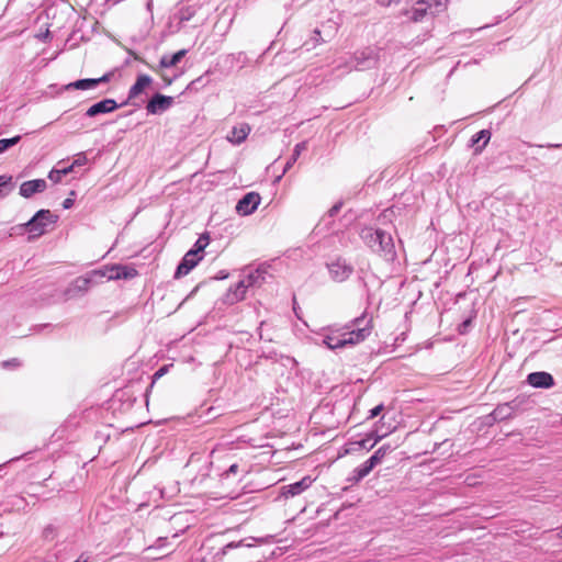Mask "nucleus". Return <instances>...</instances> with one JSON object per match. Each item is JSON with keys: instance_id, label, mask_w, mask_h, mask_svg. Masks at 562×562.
<instances>
[{"instance_id": "nucleus-1", "label": "nucleus", "mask_w": 562, "mask_h": 562, "mask_svg": "<svg viewBox=\"0 0 562 562\" xmlns=\"http://www.w3.org/2000/svg\"><path fill=\"white\" fill-rule=\"evenodd\" d=\"M371 318L366 314L352 319L342 329H329L328 333L319 335L321 341L330 350L344 348L347 345H357L363 341L371 334Z\"/></svg>"}, {"instance_id": "nucleus-2", "label": "nucleus", "mask_w": 562, "mask_h": 562, "mask_svg": "<svg viewBox=\"0 0 562 562\" xmlns=\"http://www.w3.org/2000/svg\"><path fill=\"white\" fill-rule=\"evenodd\" d=\"M360 238L373 252L385 260L393 261L395 259V246L389 233L382 229L364 227L360 232Z\"/></svg>"}, {"instance_id": "nucleus-3", "label": "nucleus", "mask_w": 562, "mask_h": 562, "mask_svg": "<svg viewBox=\"0 0 562 562\" xmlns=\"http://www.w3.org/2000/svg\"><path fill=\"white\" fill-rule=\"evenodd\" d=\"M447 0H417L409 9L402 12L409 21L418 23L424 22L428 16H436L445 11Z\"/></svg>"}, {"instance_id": "nucleus-4", "label": "nucleus", "mask_w": 562, "mask_h": 562, "mask_svg": "<svg viewBox=\"0 0 562 562\" xmlns=\"http://www.w3.org/2000/svg\"><path fill=\"white\" fill-rule=\"evenodd\" d=\"M58 216L53 214L49 210H40L34 216L24 224L25 231L30 237H40L48 231V226L54 225Z\"/></svg>"}, {"instance_id": "nucleus-5", "label": "nucleus", "mask_w": 562, "mask_h": 562, "mask_svg": "<svg viewBox=\"0 0 562 562\" xmlns=\"http://www.w3.org/2000/svg\"><path fill=\"white\" fill-rule=\"evenodd\" d=\"M105 277L102 270H93L86 276L76 278L65 291L66 299H72L85 294L92 284L98 283Z\"/></svg>"}, {"instance_id": "nucleus-6", "label": "nucleus", "mask_w": 562, "mask_h": 562, "mask_svg": "<svg viewBox=\"0 0 562 562\" xmlns=\"http://www.w3.org/2000/svg\"><path fill=\"white\" fill-rule=\"evenodd\" d=\"M379 61V50L373 47H366L353 54L348 70H367L374 68Z\"/></svg>"}, {"instance_id": "nucleus-7", "label": "nucleus", "mask_w": 562, "mask_h": 562, "mask_svg": "<svg viewBox=\"0 0 562 562\" xmlns=\"http://www.w3.org/2000/svg\"><path fill=\"white\" fill-rule=\"evenodd\" d=\"M327 270L329 273V277L335 282H344L353 272V267L349 262H347L346 259L338 257L335 260L328 262Z\"/></svg>"}, {"instance_id": "nucleus-8", "label": "nucleus", "mask_w": 562, "mask_h": 562, "mask_svg": "<svg viewBox=\"0 0 562 562\" xmlns=\"http://www.w3.org/2000/svg\"><path fill=\"white\" fill-rule=\"evenodd\" d=\"M175 102V99L161 93H155L146 104L148 114L157 115L169 110Z\"/></svg>"}, {"instance_id": "nucleus-9", "label": "nucleus", "mask_w": 562, "mask_h": 562, "mask_svg": "<svg viewBox=\"0 0 562 562\" xmlns=\"http://www.w3.org/2000/svg\"><path fill=\"white\" fill-rule=\"evenodd\" d=\"M260 201L259 193L248 192L237 202L236 212L243 216L250 215L257 210Z\"/></svg>"}, {"instance_id": "nucleus-10", "label": "nucleus", "mask_w": 562, "mask_h": 562, "mask_svg": "<svg viewBox=\"0 0 562 562\" xmlns=\"http://www.w3.org/2000/svg\"><path fill=\"white\" fill-rule=\"evenodd\" d=\"M102 271L105 272L104 278H106L108 280H128L137 276L136 269L123 265H114L105 268Z\"/></svg>"}, {"instance_id": "nucleus-11", "label": "nucleus", "mask_w": 562, "mask_h": 562, "mask_svg": "<svg viewBox=\"0 0 562 562\" xmlns=\"http://www.w3.org/2000/svg\"><path fill=\"white\" fill-rule=\"evenodd\" d=\"M120 106L123 105L117 104V102L114 99H103L88 108V110L86 111V116L94 117L99 114L111 113Z\"/></svg>"}, {"instance_id": "nucleus-12", "label": "nucleus", "mask_w": 562, "mask_h": 562, "mask_svg": "<svg viewBox=\"0 0 562 562\" xmlns=\"http://www.w3.org/2000/svg\"><path fill=\"white\" fill-rule=\"evenodd\" d=\"M201 259L202 256L196 255V251L189 250L182 258L179 266L177 267L175 278H180L188 274L199 263Z\"/></svg>"}, {"instance_id": "nucleus-13", "label": "nucleus", "mask_w": 562, "mask_h": 562, "mask_svg": "<svg viewBox=\"0 0 562 562\" xmlns=\"http://www.w3.org/2000/svg\"><path fill=\"white\" fill-rule=\"evenodd\" d=\"M111 78V74H105L100 78H86L70 82L66 86V90H89L93 89L100 83L108 82Z\"/></svg>"}, {"instance_id": "nucleus-14", "label": "nucleus", "mask_w": 562, "mask_h": 562, "mask_svg": "<svg viewBox=\"0 0 562 562\" xmlns=\"http://www.w3.org/2000/svg\"><path fill=\"white\" fill-rule=\"evenodd\" d=\"M313 483V479L308 475L304 476L297 482H294L282 487L281 495L285 498L294 497L306 491Z\"/></svg>"}, {"instance_id": "nucleus-15", "label": "nucleus", "mask_w": 562, "mask_h": 562, "mask_svg": "<svg viewBox=\"0 0 562 562\" xmlns=\"http://www.w3.org/2000/svg\"><path fill=\"white\" fill-rule=\"evenodd\" d=\"M46 188H47V182L45 179H34V180L24 181L20 186V195L25 199H29V198L33 196L35 193H41V192L45 191Z\"/></svg>"}, {"instance_id": "nucleus-16", "label": "nucleus", "mask_w": 562, "mask_h": 562, "mask_svg": "<svg viewBox=\"0 0 562 562\" xmlns=\"http://www.w3.org/2000/svg\"><path fill=\"white\" fill-rule=\"evenodd\" d=\"M527 382L537 389H549L554 385L553 376L544 371L529 373Z\"/></svg>"}, {"instance_id": "nucleus-17", "label": "nucleus", "mask_w": 562, "mask_h": 562, "mask_svg": "<svg viewBox=\"0 0 562 562\" xmlns=\"http://www.w3.org/2000/svg\"><path fill=\"white\" fill-rule=\"evenodd\" d=\"M153 82V79L150 76L142 74L138 75L136 78V81L134 85L130 88L128 94H127V101L123 102L122 105H125L128 103V101L135 99L137 95H139L145 88L150 86Z\"/></svg>"}, {"instance_id": "nucleus-18", "label": "nucleus", "mask_w": 562, "mask_h": 562, "mask_svg": "<svg viewBox=\"0 0 562 562\" xmlns=\"http://www.w3.org/2000/svg\"><path fill=\"white\" fill-rule=\"evenodd\" d=\"M187 49H180L172 55H164L161 56L158 66L151 67V69L156 72H159L161 68L175 67L181 61V59L187 55Z\"/></svg>"}, {"instance_id": "nucleus-19", "label": "nucleus", "mask_w": 562, "mask_h": 562, "mask_svg": "<svg viewBox=\"0 0 562 562\" xmlns=\"http://www.w3.org/2000/svg\"><path fill=\"white\" fill-rule=\"evenodd\" d=\"M375 468L373 463H370V460L368 459L363 463H361L359 467L353 469L351 475L348 477V482L350 484H357L361 480H363L369 473Z\"/></svg>"}, {"instance_id": "nucleus-20", "label": "nucleus", "mask_w": 562, "mask_h": 562, "mask_svg": "<svg viewBox=\"0 0 562 562\" xmlns=\"http://www.w3.org/2000/svg\"><path fill=\"white\" fill-rule=\"evenodd\" d=\"M250 133V127L246 123H241L237 126H234L229 134L227 135V139L235 145L241 144Z\"/></svg>"}, {"instance_id": "nucleus-21", "label": "nucleus", "mask_w": 562, "mask_h": 562, "mask_svg": "<svg viewBox=\"0 0 562 562\" xmlns=\"http://www.w3.org/2000/svg\"><path fill=\"white\" fill-rule=\"evenodd\" d=\"M516 405L512 403L499 404L493 412L494 420H504L513 416Z\"/></svg>"}, {"instance_id": "nucleus-22", "label": "nucleus", "mask_w": 562, "mask_h": 562, "mask_svg": "<svg viewBox=\"0 0 562 562\" xmlns=\"http://www.w3.org/2000/svg\"><path fill=\"white\" fill-rule=\"evenodd\" d=\"M306 148H307V142H305V140L301 142V143H297L294 146L293 153H292L291 157L289 158V160L286 161V164H285V166L283 168L282 175L279 176L277 180H280L281 177L291 169V167L295 164V161L301 156L302 151H304Z\"/></svg>"}, {"instance_id": "nucleus-23", "label": "nucleus", "mask_w": 562, "mask_h": 562, "mask_svg": "<svg viewBox=\"0 0 562 562\" xmlns=\"http://www.w3.org/2000/svg\"><path fill=\"white\" fill-rule=\"evenodd\" d=\"M248 288L249 285L247 284L246 280L241 279L238 281L234 289H231V292L228 293V300L232 302L243 300Z\"/></svg>"}, {"instance_id": "nucleus-24", "label": "nucleus", "mask_w": 562, "mask_h": 562, "mask_svg": "<svg viewBox=\"0 0 562 562\" xmlns=\"http://www.w3.org/2000/svg\"><path fill=\"white\" fill-rule=\"evenodd\" d=\"M265 274H266L265 271L257 269V270L250 271L243 279L246 280L249 288L259 286L265 282V279H266Z\"/></svg>"}, {"instance_id": "nucleus-25", "label": "nucleus", "mask_w": 562, "mask_h": 562, "mask_svg": "<svg viewBox=\"0 0 562 562\" xmlns=\"http://www.w3.org/2000/svg\"><path fill=\"white\" fill-rule=\"evenodd\" d=\"M393 450V447L390 443L382 445L369 458L370 463H373L375 467L381 464L383 459Z\"/></svg>"}, {"instance_id": "nucleus-26", "label": "nucleus", "mask_w": 562, "mask_h": 562, "mask_svg": "<svg viewBox=\"0 0 562 562\" xmlns=\"http://www.w3.org/2000/svg\"><path fill=\"white\" fill-rule=\"evenodd\" d=\"M490 138H491V132L488 130H482L472 136L471 144H472V146H474L482 140L483 144L475 148V151H481L487 145Z\"/></svg>"}, {"instance_id": "nucleus-27", "label": "nucleus", "mask_w": 562, "mask_h": 562, "mask_svg": "<svg viewBox=\"0 0 562 562\" xmlns=\"http://www.w3.org/2000/svg\"><path fill=\"white\" fill-rule=\"evenodd\" d=\"M384 437V435H375V432H371L369 435H367L366 438L357 441L356 443L360 447V448H364L367 450H370L372 449L382 438Z\"/></svg>"}, {"instance_id": "nucleus-28", "label": "nucleus", "mask_w": 562, "mask_h": 562, "mask_svg": "<svg viewBox=\"0 0 562 562\" xmlns=\"http://www.w3.org/2000/svg\"><path fill=\"white\" fill-rule=\"evenodd\" d=\"M13 189L12 177L8 175L0 176V198L8 195Z\"/></svg>"}, {"instance_id": "nucleus-29", "label": "nucleus", "mask_w": 562, "mask_h": 562, "mask_svg": "<svg viewBox=\"0 0 562 562\" xmlns=\"http://www.w3.org/2000/svg\"><path fill=\"white\" fill-rule=\"evenodd\" d=\"M195 12V9L191 5L181 8L177 13L179 22L184 23L190 21L194 16Z\"/></svg>"}, {"instance_id": "nucleus-30", "label": "nucleus", "mask_w": 562, "mask_h": 562, "mask_svg": "<svg viewBox=\"0 0 562 562\" xmlns=\"http://www.w3.org/2000/svg\"><path fill=\"white\" fill-rule=\"evenodd\" d=\"M167 538H158L154 546L147 547L144 552L146 553L147 559H158V557L153 555V551L161 549L166 546Z\"/></svg>"}, {"instance_id": "nucleus-31", "label": "nucleus", "mask_w": 562, "mask_h": 562, "mask_svg": "<svg viewBox=\"0 0 562 562\" xmlns=\"http://www.w3.org/2000/svg\"><path fill=\"white\" fill-rule=\"evenodd\" d=\"M21 139V136H14L12 138H2L0 139V154L8 150L10 147L16 145Z\"/></svg>"}, {"instance_id": "nucleus-32", "label": "nucleus", "mask_w": 562, "mask_h": 562, "mask_svg": "<svg viewBox=\"0 0 562 562\" xmlns=\"http://www.w3.org/2000/svg\"><path fill=\"white\" fill-rule=\"evenodd\" d=\"M209 245V237L201 236L194 244V248L190 249L191 251H196V255H200L204 250V248Z\"/></svg>"}, {"instance_id": "nucleus-33", "label": "nucleus", "mask_w": 562, "mask_h": 562, "mask_svg": "<svg viewBox=\"0 0 562 562\" xmlns=\"http://www.w3.org/2000/svg\"><path fill=\"white\" fill-rule=\"evenodd\" d=\"M239 472V465L237 463L231 464L229 468L222 473V480H228L232 475H236Z\"/></svg>"}, {"instance_id": "nucleus-34", "label": "nucleus", "mask_w": 562, "mask_h": 562, "mask_svg": "<svg viewBox=\"0 0 562 562\" xmlns=\"http://www.w3.org/2000/svg\"><path fill=\"white\" fill-rule=\"evenodd\" d=\"M88 161L87 156L85 153H79L75 156V159L72 161L74 167H81L86 165Z\"/></svg>"}, {"instance_id": "nucleus-35", "label": "nucleus", "mask_w": 562, "mask_h": 562, "mask_svg": "<svg viewBox=\"0 0 562 562\" xmlns=\"http://www.w3.org/2000/svg\"><path fill=\"white\" fill-rule=\"evenodd\" d=\"M61 177H63V173L60 172V169H52L48 173V179L55 183L60 182Z\"/></svg>"}, {"instance_id": "nucleus-36", "label": "nucleus", "mask_w": 562, "mask_h": 562, "mask_svg": "<svg viewBox=\"0 0 562 562\" xmlns=\"http://www.w3.org/2000/svg\"><path fill=\"white\" fill-rule=\"evenodd\" d=\"M169 370V366H162L159 368L153 375V382L160 379L162 375H165Z\"/></svg>"}, {"instance_id": "nucleus-37", "label": "nucleus", "mask_w": 562, "mask_h": 562, "mask_svg": "<svg viewBox=\"0 0 562 562\" xmlns=\"http://www.w3.org/2000/svg\"><path fill=\"white\" fill-rule=\"evenodd\" d=\"M341 206H342V203H341V202H338V203L334 204V205L329 209V211H328V215H329L330 217L336 216V215L338 214V212L340 211Z\"/></svg>"}, {"instance_id": "nucleus-38", "label": "nucleus", "mask_w": 562, "mask_h": 562, "mask_svg": "<svg viewBox=\"0 0 562 562\" xmlns=\"http://www.w3.org/2000/svg\"><path fill=\"white\" fill-rule=\"evenodd\" d=\"M384 406L383 404H379L376 405L375 407H373L371 411H370V414H369V418H374L376 417L382 411H383Z\"/></svg>"}, {"instance_id": "nucleus-39", "label": "nucleus", "mask_w": 562, "mask_h": 562, "mask_svg": "<svg viewBox=\"0 0 562 562\" xmlns=\"http://www.w3.org/2000/svg\"><path fill=\"white\" fill-rule=\"evenodd\" d=\"M381 5L390 7L391 4H397L401 0H376Z\"/></svg>"}, {"instance_id": "nucleus-40", "label": "nucleus", "mask_w": 562, "mask_h": 562, "mask_svg": "<svg viewBox=\"0 0 562 562\" xmlns=\"http://www.w3.org/2000/svg\"><path fill=\"white\" fill-rule=\"evenodd\" d=\"M74 169H75V167L71 164L67 167L61 168L60 172L63 173V176H66V175L70 173Z\"/></svg>"}, {"instance_id": "nucleus-41", "label": "nucleus", "mask_w": 562, "mask_h": 562, "mask_svg": "<svg viewBox=\"0 0 562 562\" xmlns=\"http://www.w3.org/2000/svg\"><path fill=\"white\" fill-rule=\"evenodd\" d=\"M161 78H162V80L165 81V85H166V86H170V85L173 82V80H175V77H167V76H166V75H164V74L161 75Z\"/></svg>"}, {"instance_id": "nucleus-42", "label": "nucleus", "mask_w": 562, "mask_h": 562, "mask_svg": "<svg viewBox=\"0 0 562 562\" xmlns=\"http://www.w3.org/2000/svg\"><path fill=\"white\" fill-rule=\"evenodd\" d=\"M72 203L74 201L71 199H66L64 202H63V206L64 209H69L72 206Z\"/></svg>"}, {"instance_id": "nucleus-43", "label": "nucleus", "mask_w": 562, "mask_h": 562, "mask_svg": "<svg viewBox=\"0 0 562 562\" xmlns=\"http://www.w3.org/2000/svg\"><path fill=\"white\" fill-rule=\"evenodd\" d=\"M314 40L316 41V43H319L322 41L321 31L317 29L314 31Z\"/></svg>"}, {"instance_id": "nucleus-44", "label": "nucleus", "mask_w": 562, "mask_h": 562, "mask_svg": "<svg viewBox=\"0 0 562 562\" xmlns=\"http://www.w3.org/2000/svg\"><path fill=\"white\" fill-rule=\"evenodd\" d=\"M239 546H241V541L240 542H231L226 546V548L228 549H233V548H238Z\"/></svg>"}, {"instance_id": "nucleus-45", "label": "nucleus", "mask_w": 562, "mask_h": 562, "mask_svg": "<svg viewBox=\"0 0 562 562\" xmlns=\"http://www.w3.org/2000/svg\"><path fill=\"white\" fill-rule=\"evenodd\" d=\"M561 146H562L561 144H548L544 147H548V148H559ZM539 147H543V146L539 145Z\"/></svg>"}, {"instance_id": "nucleus-46", "label": "nucleus", "mask_w": 562, "mask_h": 562, "mask_svg": "<svg viewBox=\"0 0 562 562\" xmlns=\"http://www.w3.org/2000/svg\"><path fill=\"white\" fill-rule=\"evenodd\" d=\"M263 325H265V322H261L260 323V327H259V337H260V339H263V335H262V331H261Z\"/></svg>"}, {"instance_id": "nucleus-47", "label": "nucleus", "mask_w": 562, "mask_h": 562, "mask_svg": "<svg viewBox=\"0 0 562 562\" xmlns=\"http://www.w3.org/2000/svg\"><path fill=\"white\" fill-rule=\"evenodd\" d=\"M75 562H88V559H83V555H80Z\"/></svg>"}, {"instance_id": "nucleus-48", "label": "nucleus", "mask_w": 562, "mask_h": 562, "mask_svg": "<svg viewBox=\"0 0 562 562\" xmlns=\"http://www.w3.org/2000/svg\"><path fill=\"white\" fill-rule=\"evenodd\" d=\"M10 364H11V361H4V362H2V366H3V367H8V366H10Z\"/></svg>"}, {"instance_id": "nucleus-49", "label": "nucleus", "mask_w": 562, "mask_h": 562, "mask_svg": "<svg viewBox=\"0 0 562 562\" xmlns=\"http://www.w3.org/2000/svg\"><path fill=\"white\" fill-rule=\"evenodd\" d=\"M558 536H559L560 538H562V527L559 529V533H558Z\"/></svg>"}, {"instance_id": "nucleus-50", "label": "nucleus", "mask_w": 562, "mask_h": 562, "mask_svg": "<svg viewBox=\"0 0 562 562\" xmlns=\"http://www.w3.org/2000/svg\"><path fill=\"white\" fill-rule=\"evenodd\" d=\"M15 362H16V359H13L11 362V366H14Z\"/></svg>"}, {"instance_id": "nucleus-51", "label": "nucleus", "mask_w": 562, "mask_h": 562, "mask_svg": "<svg viewBox=\"0 0 562 562\" xmlns=\"http://www.w3.org/2000/svg\"><path fill=\"white\" fill-rule=\"evenodd\" d=\"M15 362H16V359H13L11 362V366H14Z\"/></svg>"}, {"instance_id": "nucleus-52", "label": "nucleus", "mask_w": 562, "mask_h": 562, "mask_svg": "<svg viewBox=\"0 0 562 562\" xmlns=\"http://www.w3.org/2000/svg\"><path fill=\"white\" fill-rule=\"evenodd\" d=\"M47 536H48V528L45 529V537H47Z\"/></svg>"}]
</instances>
